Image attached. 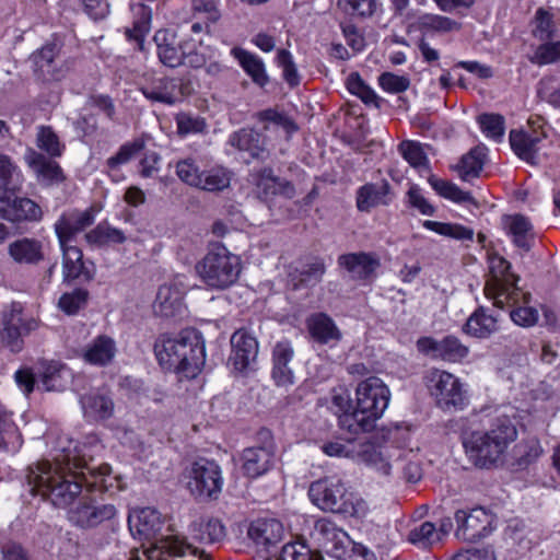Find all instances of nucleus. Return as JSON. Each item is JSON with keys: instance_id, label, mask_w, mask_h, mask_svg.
Instances as JSON below:
<instances>
[{"instance_id": "1", "label": "nucleus", "mask_w": 560, "mask_h": 560, "mask_svg": "<svg viewBox=\"0 0 560 560\" xmlns=\"http://www.w3.org/2000/svg\"><path fill=\"white\" fill-rule=\"evenodd\" d=\"M110 467L107 464L94 466L75 454L65 453L54 463L43 460L30 468L27 479L33 490L50 497L55 505L67 506L86 491H107L110 482Z\"/></svg>"}, {"instance_id": "2", "label": "nucleus", "mask_w": 560, "mask_h": 560, "mask_svg": "<svg viewBox=\"0 0 560 560\" xmlns=\"http://www.w3.org/2000/svg\"><path fill=\"white\" fill-rule=\"evenodd\" d=\"M354 395V409L341 413L338 423L341 430L358 435L374 429L389 406L392 393L382 378L369 376L357 384Z\"/></svg>"}, {"instance_id": "3", "label": "nucleus", "mask_w": 560, "mask_h": 560, "mask_svg": "<svg viewBox=\"0 0 560 560\" xmlns=\"http://www.w3.org/2000/svg\"><path fill=\"white\" fill-rule=\"evenodd\" d=\"M160 365L166 370L195 377L205 363V345L196 330L185 329L176 336H161L154 346Z\"/></svg>"}, {"instance_id": "4", "label": "nucleus", "mask_w": 560, "mask_h": 560, "mask_svg": "<svg viewBox=\"0 0 560 560\" xmlns=\"http://www.w3.org/2000/svg\"><path fill=\"white\" fill-rule=\"evenodd\" d=\"M516 438L515 424L508 416H500L495 418L488 431H475L466 435L463 445L477 466L487 468L502 459Z\"/></svg>"}, {"instance_id": "5", "label": "nucleus", "mask_w": 560, "mask_h": 560, "mask_svg": "<svg viewBox=\"0 0 560 560\" xmlns=\"http://www.w3.org/2000/svg\"><path fill=\"white\" fill-rule=\"evenodd\" d=\"M196 272L206 287L224 290L236 282L242 270L240 256L221 243L211 244L203 258L197 262Z\"/></svg>"}, {"instance_id": "6", "label": "nucleus", "mask_w": 560, "mask_h": 560, "mask_svg": "<svg viewBox=\"0 0 560 560\" xmlns=\"http://www.w3.org/2000/svg\"><path fill=\"white\" fill-rule=\"evenodd\" d=\"M0 341L11 352L19 353L24 347V337L37 331L43 323L39 311L20 302L11 303L3 314Z\"/></svg>"}, {"instance_id": "7", "label": "nucleus", "mask_w": 560, "mask_h": 560, "mask_svg": "<svg viewBox=\"0 0 560 560\" xmlns=\"http://www.w3.org/2000/svg\"><path fill=\"white\" fill-rule=\"evenodd\" d=\"M516 278L510 272V262L499 255L489 257V279L485 294L498 308H504L515 302L518 295Z\"/></svg>"}, {"instance_id": "8", "label": "nucleus", "mask_w": 560, "mask_h": 560, "mask_svg": "<svg viewBox=\"0 0 560 560\" xmlns=\"http://www.w3.org/2000/svg\"><path fill=\"white\" fill-rule=\"evenodd\" d=\"M401 458V448L380 438H372L358 445L357 462L383 477H389Z\"/></svg>"}, {"instance_id": "9", "label": "nucleus", "mask_w": 560, "mask_h": 560, "mask_svg": "<svg viewBox=\"0 0 560 560\" xmlns=\"http://www.w3.org/2000/svg\"><path fill=\"white\" fill-rule=\"evenodd\" d=\"M427 385L436 404L443 409H463L466 390L458 377L450 372L433 369L427 375Z\"/></svg>"}, {"instance_id": "10", "label": "nucleus", "mask_w": 560, "mask_h": 560, "mask_svg": "<svg viewBox=\"0 0 560 560\" xmlns=\"http://www.w3.org/2000/svg\"><path fill=\"white\" fill-rule=\"evenodd\" d=\"M550 141L544 129L512 130L510 132V144L514 153L523 161L536 164L542 156L549 154Z\"/></svg>"}, {"instance_id": "11", "label": "nucleus", "mask_w": 560, "mask_h": 560, "mask_svg": "<svg viewBox=\"0 0 560 560\" xmlns=\"http://www.w3.org/2000/svg\"><path fill=\"white\" fill-rule=\"evenodd\" d=\"M188 486L191 493L198 498H217L223 486L220 466L207 459L195 462Z\"/></svg>"}, {"instance_id": "12", "label": "nucleus", "mask_w": 560, "mask_h": 560, "mask_svg": "<svg viewBox=\"0 0 560 560\" xmlns=\"http://www.w3.org/2000/svg\"><path fill=\"white\" fill-rule=\"evenodd\" d=\"M187 555L198 557L200 560H209L208 555H205L203 551H200L178 536L162 538L143 552L144 559L139 556H132L130 560H177L178 557Z\"/></svg>"}, {"instance_id": "13", "label": "nucleus", "mask_w": 560, "mask_h": 560, "mask_svg": "<svg viewBox=\"0 0 560 560\" xmlns=\"http://www.w3.org/2000/svg\"><path fill=\"white\" fill-rule=\"evenodd\" d=\"M116 513L117 510L113 504H96L90 495L83 494L79 502L69 510V520L79 527L90 528L112 520Z\"/></svg>"}, {"instance_id": "14", "label": "nucleus", "mask_w": 560, "mask_h": 560, "mask_svg": "<svg viewBox=\"0 0 560 560\" xmlns=\"http://www.w3.org/2000/svg\"><path fill=\"white\" fill-rule=\"evenodd\" d=\"M455 521L457 523L456 536L463 540L475 541L491 532L493 517L485 509L476 508L469 512L457 511Z\"/></svg>"}, {"instance_id": "15", "label": "nucleus", "mask_w": 560, "mask_h": 560, "mask_svg": "<svg viewBox=\"0 0 560 560\" xmlns=\"http://www.w3.org/2000/svg\"><path fill=\"white\" fill-rule=\"evenodd\" d=\"M95 214L96 211L93 207L63 212L54 224L59 245L75 244L77 235L94 223Z\"/></svg>"}, {"instance_id": "16", "label": "nucleus", "mask_w": 560, "mask_h": 560, "mask_svg": "<svg viewBox=\"0 0 560 560\" xmlns=\"http://www.w3.org/2000/svg\"><path fill=\"white\" fill-rule=\"evenodd\" d=\"M25 163L34 172L36 180L42 186H57L66 180L60 165L36 150L28 148L24 155Z\"/></svg>"}, {"instance_id": "17", "label": "nucleus", "mask_w": 560, "mask_h": 560, "mask_svg": "<svg viewBox=\"0 0 560 560\" xmlns=\"http://www.w3.org/2000/svg\"><path fill=\"white\" fill-rule=\"evenodd\" d=\"M338 262L353 280H370L381 266L376 254L365 252L341 255Z\"/></svg>"}, {"instance_id": "18", "label": "nucleus", "mask_w": 560, "mask_h": 560, "mask_svg": "<svg viewBox=\"0 0 560 560\" xmlns=\"http://www.w3.org/2000/svg\"><path fill=\"white\" fill-rule=\"evenodd\" d=\"M0 217L10 222L36 221L40 219L42 210L30 198H12L4 192L0 196Z\"/></svg>"}, {"instance_id": "19", "label": "nucleus", "mask_w": 560, "mask_h": 560, "mask_svg": "<svg viewBox=\"0 0 560 560\" xmlns=\"http://www.w3.org/2000/svg\"><path fill=\"white\" fill-rule=\"evenodd\" d=\"M348 491L342 481L336 477L317 482V508L332 513H341Z\"/></svg>"}, {"instance_id": "20", "label": "nucleus", "mask_w": 560, "mask_h": 560, "mask_svg": "<svg viewBox=\"0 0 560 560\" xmlns=\"http://www.w3.org/2000/svg\"><path fill=\"white\" fill-rule=\"evenodd\" d=\"M232 352L229 361L236 371L246 370L258 354L257 340L244 330L235 331L231 337Z\"/></svg>"}, {"instance_id": "21", "label": "nucleus", "mask_w": 560, "mask_h": 560, "mask_svg": "<svg viewBox=\"0 0 560 560\" xmlns=\"http://www.w3.org/2000/svg\"><path fill=\"white\" fill-rule=\"evenodd\" d=\"M129 530L140 540H149L161 528L160 513L151 508L135 509L128 515Z\"/></svg>"}, {"instance_id": "22", "label": "nucleus", "mask_w": 560, "mask_h": 560, "mask_svg": "<svg viewBox=\"0 0 560 560\" xmlns=\"http://www.w3.org/2000/svg\"><path fill=\"white\" fill-rule=\"evenodd\" d=\"M502 226L511 237L512 243L528 252L535 241V232L532 222L523 214H506L502 217Z\"/></svg>"}, {"instance_id": "23", "label": "nucleus", "mask_w": 560, "mask_h": 560, "mask_svg": "<svg viewBox=\"0 0 560 560\" xmlns=\"http://www.w3.org/2000/svg\"><path fill=\"white\" fill-rule=\"evenodd\" d=\"M317 532L319 533L317 542L323 551L334 558H337L341 550L350 544L348 534L326 518L317 520Z\"/></svg>"}, {"instance_id": "24", "label": "nucleus", "mask_w": 560, "mask_h": 560, "mask_svg": "<svg viewBox=\"0 0 560 560\" xmlns=\"http://www.w3.org/2000/svg\"><path fill=\"white\" fill-rule=\"evenodd\" d=\"M294 355L293 348L288 340L278 341L272 350V378L278 386H289L294 383V375L289 363Z\"/></svg>"}, {"instance_id": "25", "label": "nucleus", "mask_w": 560, "mask_h": 560, "mask_svg": "<svg viewBox=\"0 0 560 560\" xmlns=\"http://www.w3.org/2000/svg\"><path fill=\"white\" fill-rule=\"evenodd\" d=\"M183 291L176 283L162 284L153 303L154 313L163 317H173L182 313Z\"/></svg>"}, {"instance_id": "26", "label": "nucleus", "mask_w": 560, "mask_h": 560, "mask_svg": "<svg viewBox=\"0 0 560 560\" xmlns=\"http://www.w3.org/2000/svg\"><path fill=\"white\" fill-rule=\"evenodd\" d=\"M283 525L273 518L257 520L250 524L248 529V536L250 539L267 550L280 542L283 538Z\"/></svg>"}, {"instance_id": "27", "label": "nucleus", "mask_w": 560, "mask_h": 560, "mask_svg": "<svg viewBox=\"0 0 560 560\" xmlns=\"http://www.w3.org/2000/svg\"><path fill=\"white\" fill-rule=\"evenodd\" d=\"M116 352L115 340L109 336L101 335L85 346L82 358L89 364L104 366L114 360Z\"/></svg>"}, {"instance_id": "28", "label": "nucleus", "mask_w": 560, "mask_h": 560, "mask_svg": "<svg viewBox=\"0 0 560 560\" xmlns=\"http://www.w3.org/2000/svg\"><path fill=\"white\" fill-rule=\"evenodd\" d=\"M140 91L148 100L167 105L175 104L180 95L178 81L165 77L141 86Z\"/></svg>"}, {"instance_id": "29", "label": "nucleus", "mask_w": 560, "mask_h": 560, "mask_svg": "<svg viewBox=\"0 0 560 560\" xmlns=\"http://www.w3.org/2000/svg\"><path fill=\"white\" fill-rule=\"evenodd\" d=\"M273 462L272 453L266 447H248L242 454V469L249 478L266 474Z\"/></svg>"}, {"instance_id": "30", "label": "nucleus", "mask_w": 560, "mask_h": 560, "mask_svg": "<svg viewBox=\"0 0 560 560\" xmlns=\"http://www.w3.org/2000/svg\"><path fill=\"white\" fill-rule=\"evenodd\" d=\"M191 537L200 542L213 544L226 536L225 526L215 517H199L190 525Z\"/></svg>"}, {"instance_id": "31", "label": "nucleus", "mask_w": 560, "mask_h": 560, "mask_svg": "<svg viewBox=\"0 0 560 560\" xmlns=\"http://www.w3.org/2000/svg\"><path fill=\"white\" fill-rule=\"evenodd\" d=\"M9 255L18 264L35 265L44 259L42 242L35 238H21L9 245Z\"/></svg>"}, {"instance_id": "32", "label": "nucleus", "mask_w": 560, "mask_h": 560, "mask_svg": "<svg viewBox=\"0 0 560 560\" xmlns=\"http://www.w3.org/2000/svg\"><path fill=\"white\" fill-rule=\"evenodd\" d=\"M154 42L158 47L160 61L171 68H175L183 62L184 44L177 48L175 37L168 31H158L154 35Z\"/></svg>"}, {"instance_id": "33", "label": "nucleus", "mask_w": 560, "mask_h": 560, "mask_svg": "<svg viewBox=\"0 0 560 560\" xmlns=\"http://www.w3.org/2000/svg\"><path fill=\"white\" fill-rule=\"evenodd\" d=\"M84 416L93 420H105L113 416V400L101 393H90L81 397Z\"/></svg>"}, {"instance_id": "34", "label": "nucleus", "mask_w": 560, "mask_h": 560, "mask_svg": "<svg viewBox=\"0 0 560 560\" xmlns=\"http://www.w3.org/2000/svg\"><path fill=\"white\" fill-rule=\"evenodd\" d=\"M488 153L486 145H477L465 154L457 165L458 175L463 180H469L480 175Z\"/></svg>"}, {"instance_id": "35", "label": "nucleus", "mask_w": 560, "mask_h": 560, "mask_svg": "<svg viewBox=\"0 0 560 560\" xmlns=\"http://www.w3.org/2000/svg\"><path fill=\"white\" fill-rule=\"evenodd\" d=\"M231 54L256 84L265 86L268 83L265 65L259 57L237 47L233 48Z\"/></svg>"}, {"instance_id": "36", "label": "nucleus", "mask_w": 560, "mask_h": 560, "mask_svg": "<svg viewBox=\"0 0 560 560\" xmlns=\"http://www.w3.org/2000/svg\"><path fill=\"white\" fill-rule=\"evenodd\" d=\"M229 143L240 151L248 152L252 158H260L265 152L261 136L253 129H241L232 133Z\"/></svg>"}, {"instance_id": "37", "label": "nucleus", "mask_w": 560, "mask_h": 560, "mask_svg": "<svg viewBox=\"0 0 560 560\" xmlns=\"http://www.w3.org/2000/svg\"><path fill=\"white\" fill-rule=\"evenodd\" d=\"M256 186L259 196L265 199L277 195H283L288 198L293 196V187L290 183L275 177L271 170L266 168L260 172Z\"/></svg>"}, {"instance_id": "38", "label": "nucleus", "mask_w": 560, "mask_h": 560, "mask_svg": "<svg viewBox=\"0 0 560 560\" xmlns=\"http://www.w3.org/2000/svg\"><path fill=\"white\" fill-rule=\"evenodd\" d=\"M133 15L132 27H127L125 35L130 40L142 43L144 36L150 32L152 11L143 3L131 4Z\"/></svg>"}, {"instance_id": "39", "label": "nucleus", "mask_w": 560, "mask_h": 560, "mask_svg": "<svg viewBox=\"0 0 560 560\" xmlns=\"http://www.w3.org/2000/svg\"><path fill=\"white\" fill-rule=\"evenodd\" d=\"M69 371L65 364L56 361L46 362L42 365L39 384L45 390H61L66 385Z\"/></svg>"}, {"instance_id": "40", "label": "nucleus", "mask_w": 560, "mask_h": 560, "mask_svg": "<svg viewBox=\"0 0 560 560\" xmlns=\"http://www.w3.org/2000/svg\"><path fill=\"white\" fill-rule=\"evenodd\" d=\"M62 250V270L67 280L77 279L84 273L82 250L73 243L59 245Z\"/></svg>"}, {"instance_id": "41", "label": "nucleus", "mask_w": 560, "mask_h": 560, "mask_svg": "<svg viewBox=\"0 0 560 560\" xmlns=\"http://www.w3.org/2000/svg\"><path fill=\"white\" fill-rule=\"evenodd\" d=\"M497 318L482 308L474 312L467 319L464 331L476 338H487L497 330Z\"/></svg>"}, {"instance_id": "42", "label": "nucleus", "mask_w": 560, "mask_h": 560, "mask_svg": "<svg viewBox=\"0 0 560 560\" xmlns=\"http://www.w3.org/2000/svg\"><path fill=\"white\" fill-rule=\"evenodd\" d=\"M388 194V184H366L362 186L357 195V206L360 211H369L372 208L386 203L385 197Z\"/></svg>"}, {"instance_id": "43", "label": "nucleus", "mask_w": 560, "mask_h": 560, "mask_svg": "<svg viewBox=\"0 0 560 560\" xmlns=\"http://www.w3.org/2000/svg\"><path fill=\"white\" fill-rule=\"evenodd\" d=\"M22 445V436L11 417L0 405V450L16 452Z\"/></svg>"}, {"instance_id": "44", "label": "nucleus", "mask_w": 560, "mask_h": 560, "mask_svg": "<svg viewBox=\"0 0 560 560\" xmlns=\"http://www.w3.org/2000/svg\"><path fill=\"white\" fill-rule=\"evenodd\" d=\"M428 182L432 189L440 195L441 197L451 200L456 203H472V196L462 190L456 184L445 180L442 178H438L434 175H430Z\"/></svg>"}, {"instance_id": "45", "label": "nucleus", "mask_w": 560, "mask_h": 560, "mask_svg": "<svg viewBox=\"0 0 560 560\" xmlns=\"http://www.w3.org/2000/svg\"><path fill=\"white\" fill-rule=\"evenodd\" d=\"M398 150L408 164L419 173L430 171L428 155L424 151V147L420 142L413 140L402 141Z\"/></svg>"}, {"instance_id": "46", "label": "nucleus", "mask_w": 560, "mask_h": 560, "mask_svg": "<svg viewBox=\"0 0 560 560\" xmlns=\"http://www.w3.org/2000/svg\"><path fill=\"white\" fill-rule=\"evenodd\" d=\"M24 180L23 174L12 159L0 152V189L18 190Z\"/></svg>"}, {"instance_id": "47", "label": "nucleus", "mask_w": 560, "mask_h": 560, "mask_svg": "<svg viewBox=\"0 0 560 560\" xmlns=\"http://www.w3.org/2000/svg\"><path fill=\"white\" fill-rule=\"evenodd\" d=\"M530 32L533 37L540 42L553 38L557 26L552 14L544 8H539L533 18Z\"/></svg>"}, {"instance_id": "48", "label": "nucleus", "mask_w": 560, "mask_h": 560, "mask_svg": "<svg viewBox=\"0 0 560 560\" xmlns=\"http://www.w3.org/2000/svg\"><path fill=\"white\" fill-rule=\"evenodd\" d=\"M423 228L436 234L447 236L458 241H470L474 237V231L458 223H445L432 220H425Z\"/></svg>"}, {"instance_id": "49", "label": "nucleus", "mask_w": 560, "mask_h": 560, "mask_svg": "<svg viewBox=\"0 0 560 560\" xmlns=\"http://www.w3.org/2000/svg\"><path fill=\"white\" fill-rule=\"evenodd\" d=\"M528 60L537 66L559 65L560 66V40L553 38L541 42L528 56Z\"/></svg>"}, {"instance_id": "50", "label": "nucleus", "mask_w": 560, "mask_h": 560, "mask_svg": "<svg viewBox=\"0 0 560 560\" xmlns=\"http://www.w3.org/2000/svg\"><path fill=\"white\" fill-rule=\"evenodd\" d=\"M85 240L91 245L121 244L126 241L122 231L106 223H100L95 229L85 234Z\"/></svg>"}, {"instance_id": "51", "label": "nucleus", "mask_w": 560, "mask_h": 560, "mask_svg": "<svg viewBox=\"0 0 560 560\" xmlns=\"http://www.w3.org/2000/svg\"><path fill=\"white\" fill-rule=\"evenodd\" d=\"M36 145L49 158H59L65 151V144L49 126H39L36 133Z\"/></svg>"}, {"instance_id": "52", "label": "nucleus", "mask_w": 560, "mask_h": 560, "mask_svg": "<svg viewBox=\"0 0 560 560\" xmlns=\"http://www.w3.org/2000/svg\"><path fill=\"white\" fill-rule=\"evenodd\" d=\"M347 89L352 94L358 96L364 104L380 107L381 98L360 77L359 73H350L347 78Z\"/></svg>"}, {"instance_id": "53", "label": "nucleus", "mask_w": 560, "mask_h": 560, "mask_svg": "<svg viewBox=\"0 0 560 560\" xmlns=\"http://www.w3.org/2000/svg\"><path fill=\"white\" fill-rule=\"evenodd\" d=\"M200 177L201 183L198 185V188L208 191L223 190L229 187L231 182L230 172L222 166H215L201 173Z\"/></svg>"}, {"instance_id": "54", "label": "nucleus", "mask_w": 560, "mask_h": 560, "mask_svg": "<svg viewBox=\"0 0 560 560\" xmlns=\"http://www.w3.org/2000/svg\"><path fill=\"white\" fill-rule=\"evenodd\" d=\"M469 353L468 348L454 336H447L440 340L438 359L446 362H459Z\"/></svg>"}, {"instance_id": "55", "label": "nucleus", "mask_w": 560, "mask_h": 560, "mask_svg": "<svg viewBox=\"0 0 560 560\" xmlns=\"http://www.w3.org/2000/svg\"><path fill=\"white\" fill-rule=\"evenodd\" d=\"M408 540L417 546L431 547L441 541V533L431 522H423L408 534Z\"/></svg>"}, {"instance_id": "56", "label": "nucleus", "mask_w": 560, "mask_h": 560, "mask_svg": "<svg viewBox=\"0 0 560 560\" xmlns=\"http://www.w3.org/2000/svg\"><path fill=\"white\" fill-rule=\"evenodd\" d=\"M477 122L482 133L491 140L500 142L503 139L505 126L504 117L499 114H481Z\"/></svg>"}, {"instance_id": "57", "label": "nucleus", "mask_w": 560, "mask_h": 560, "mask_svg": "<svg viewBox=\"0 0 560 560\" xmlns=\"http://www.w3.org/2000/svg\"><path fill=\"white\" fill-rule=\"evenodd\" d=\"M337 5L349 15L370 18L376 13L380 4L377 0H337Z\"/></svg>"}, {"instance_id": "58", "label": "nucleus", "mask_w": 560, "mask_h": 560, "mask_svg": "<svg viewBox=\"0 0 560 560\" xmlns=\"http://www.w3.org/2000/svg\"><path fill=\"white\" fill-rule=\"evenodd\" d=\"M341 339V332L334 320L325 314L317 315V343L336 346Z\"/></svg>"}, {"instance_id": "59", "label": "nucleus", "mask_w": 560, "mask_h": 560, "mask_svg": "<svg viewBox=\"0 0 560 560\" xmlns=\"http://www.w3.org/2000/svg\"><path fill=\"white\" fill-rule=\"evenodd\" d=\"M89 299V292L84 289H75L63 293L58 301V307L67 315H74L83 308Z\"/></svg>"}, {"instance_id": "60", "label": "nucleus", "mask_w": 560, "mask_h": 560, "mask_svg": "<svg viewBox=\"0 0 560 560\" xmlns=\"http://www.w3.org/2000/svg\"><path fill=\"white\" fill-rule=\"evenodd\" d=\"M419 25L422 30L440 33L457 31L460 27L459 23L447 16L430 13L420 16Z\"/></svg>"}, {"instance_id": "61", "label": "nucleus", "mask_w": 560, "mask_h": 560, "mask_svg": "<svg viewBox=\"0 0 560 560\" xmlns=\"http://www.w3.org/2000/svg\"><path fill=\"white\" fill-rule=\"evenodd\" d=\"M143 141L141 140H135L132 142L122 144L118 152L110 156L106 162L109 172H115L119 168L120 165L128 163L143 149Z\"/></svg>"}, {"instance_id": "62", "label": "nucleus", "mask_w": 560, "mask_h": 560, "mask_svg": "<svg viewBox=\"0 0 560 560\" xmlns=\"http://www.w3.org/2000/svg\"><path fill=\"white\" fill-rule=\"evenodd\" d=\"M214 56V51L206 52V47L202 46L201 40H199L198 47L189 43H184V56H183V65L189 66L191 68H201L207 65L208 60Z\"/></svg>"}, {"instance_id": "63", "label": "nucleus", "mask_w": 560, "mask_h": 560, "mask_svg": "<svg viewBox=\"0 0 560 560\" xmlns=\"http://www.w3.org/2000/svg\"><path fill=\"white\" fill-rule=\"evenodd\" d=\"M201 171L191 158L180 160L176 163V174L179 179L189 186L197 187L201 183Z\"/></svg>"}, {"instance_id": "64", "label": "nucleus", "mask_w": 560, "mask_h": 560, "mask_svg": "<svg viewBox=\"0 0 560 560\" xmlns=\"http://www.w3.org/2000/svg\"><path fill=\"white\" fill-rule=\"evenodd\" d=\"M538 95L555 107L560 108V80L549 77L540 80Z\"/></svg>"}]
</instances>
